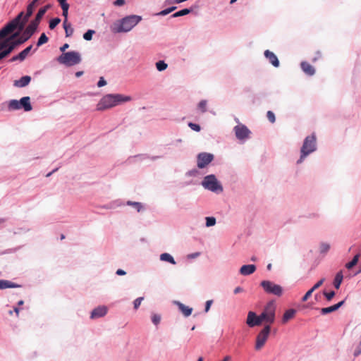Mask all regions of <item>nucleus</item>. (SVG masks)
Masks as SVG:
<instances>
[{
    "instance_id": "nucleus-57",
    "label": "nucleus",
    "mask_w": 361,
    "mask_h": 361,
    "mask_svg": "<svg viewBox=\"0 0 361 361\" xmlns=\"http://www.w3.org/2000/svg\"><path fill=\"white\" fill-rule=\"evenodd\" d=\"M124 4H125V1L124 0H116L114 2V4L116 6H123Z\"/></svg>"
},
{
    "instance_id": "nucleus-9",
    "label": "nucleus",
    "mask_w": 361,
    "mask_h": 361,
    "mask_svg": "<svg viewBox=\"0 0 361 361\" xmlns=\"http://www.w3.org/2000/svg\"><path fill=\"white\" fill-rule=\"evenodd\" d=\"M271 326L270 325L266 324L263 326L256 337V343L255 345L256 350H259L262 348L271 334Z\"/></svg>"
},
{
    "instance_id": "nucleus-13",
    "label": "nucleus",
    "mask_w": 361,
    "mask_h": 361,
    "mask_svg": "<svg viewBox=\"0 0 361 361\" xmlns=\"http://www.w3.org/2000/svg\"><path fill=\"white\" fill-rule=\"evenodd\" d=\"M234 132L238 140H243L249 137L250 130L243 124H239L234 127Z\"/></svg>"
},
{
    "instance_id": "nucleus-45",
    "label": "nucleus",
    "mask_w": 361,
    "mask_h": 361,
    "mask_svg": "<svg viewBox=\"0 0 361 361\" xmlns=\"http://www.w3.org/2000/svg\"><path fill=\"white\" fill-rule=\"evenodd\" d=\"M94 30H88L84 35H83V38L85 39V40H87V41H90L92 39V35L94 33Z\"/></svg>"
},
{
    "instance_id": "nucleus-40",
    "label": "nucleus",
    "mask_w": 361,
    "mask_h": 361,
    "mask_svg": "<svg viewBox=\"0 0 361 361\" xmlns=\"http://www.w3.org/2000/svg\"><path fill=\"white\" fill-rule=\"evenodd\" d=\"M48 40H49V39L47 37V35L44 33H42L37 41V47H39L45 43H47L48 42Z\"/></svg>"
},
{
    "instance_id": "nucleus-1",
    "label": "nucleus",
    "mask_w": 361,
    "mask_h": 361,
    "mask_svg": "<svg viewBox=\"0 0 361 361\" xmlns=\"http://www.w3.org/2000/svg\"><path fill=\"white\" fill-rule=\"evenodd\" d=\"M39 0H33L27 7L26 14L23 18L24 13L20 12L13 20L6 24L1 30H0V40L3 39L9 34L12 33L16 29L18 28L20 31L23 30L24 26L29 18L32 15L34 10L37 6Z\"/></svg>"
},
{
    "instance_id": "nucleus-10",
    "label": "nucleus",
    "mask_w": 361,
    "mask_h": 361,
    "mask_svg": "<svg viewBox=\"0 0 361 361\" xmlns=\"http://www.w3.org/2000/svg\"><path fill=\"white\" fill-rule=\"evenodd\" d=\"M202 186L212 192H222L223 188L219 183L214 175H209L204 177L202 183Z\"/></svg>"
},
{
    "instance_id": "nucleus-33",
    "label": "nucleus",
    "mask_w": 361,
    "mask_h": 361,
    "mask_svg": "<svg viewBox=\"0 0 361 361\" xmlns=\"http://www.w3.org/2000/svg\"><path fill=\"white\" fill-rule=\"evenodd\" d=\"M50 6L49 5H47L42 8H41L36 16H35V18H37V20H40L41 21V19L42 18V17L44 16V15L45 14V13L47 12V11L49 8Z\"/></svg>"
},
{
    "instance_id": "nucleus-63",
    "label": "nucleus",
    "mask_w": 361,
    "mask_h": 361,
    "mask_svg": "<svg viewBox=\"0 0 361 361\" xmlns=\"http://www.w3.org/2000/svg\"><path fill=\"white\" fill-rule=\"evenodd\" d=\"M321 57V53L319 51H317V56H315L314 59H312V61L314 62L317 60V59Z\"/></svg>"
},
{
    "instance_id": "nucleus-43",
    "label": "nucleus",
    "mask_w": 361,
    "mask_h": 361,
    "mask_svg": "<svg viewBox=\"0 0 361 361\" xmlns=\"http://www.w3.org/2000/svg\"><path fill=\"white\" fill-rule=\"evenodd\" d=\"M167 66V64L164 61H159L156 63V67L159 71H164Z\"/></svg>"
},
{
    "instance_id": "nucleus-56",
    "label": "nucleus",
    "mask_w": 361,
    "mask_h": 361,
    "mask_svg": "<svg viewBox=\"0 0 361 361\" xmlns=\"http://www.w3.org/2000/svg\"><path fill=\"white\" fill-rule=\"evenodd\" d=\"M169 9L166 8L165 10H163L161 11H160L159 13H157V16H166L167 14H169Z\"/></svg>"
},
{
    "instance_id": "nucleus-8",
    "label": "nucleus",
    "mask_w": 361,
    "mask_h": 361,
    "mask_svg": "<svg viewBox=\"0 0 361 361\" xmlns=\"http://www.w3.org/2000/svg\"><path fill=\"white\" fill-rule=\"evenodd\" d=\"M8 106L10 110H18L23 109L25 111H30L32 109L30 103V97L27 96L22 97L20 100H11Z\"/></svg>"
},
{
    "instance_id": "nucleus-3",
    "label": "nucleus",
    "mask_w": 361,
    "mask_h": 361,
    "mask_svg": "<svg viewBox=\"0 0 361 361\" xmlns=\"http://www.w3.org/2000/svg\"><path fill=\"white\" fill-rule=\"evenodd\" d=\"M141 20V16L136 15L125 17L122 20L114 23L111 26V30L115 33L128 32L131 30Z\"/></svg>"
},
{
    "instance_id": "nucleus-29",
    "label": "nucleus",
    "mask_w": 361,
    "mask_h": 361,
    "mask_svg": "<svg viewBox=\"0 0 361 361\" xmlns=\"http://www.w3.org/2000/svg\"><path fill=\"white\" fill-rule=\"evenodd\" d=\"M63 26L65 30L66 37H68L71 36L73 35L74 30L71 26V23H69L66 20H63Z\"/></svg>"
},
{
    "instance_id": "nucleus-20",
    "label": "nucleus",
    "mask_w": 361,
    "mask_h": 361,
    "mask_svg": "<svg viewBox=\"0 0 361 361\" xmlns=\"http://www.w3.org/2000/svg\"><path fill=\"white\" fill-rule=\"evenodd\" d=\"M39 23H40V20H37V18H35L32 21H31V23L29 24V25L25 28V34L28 35V37H31V36L36 31Z\"/></svg>"
},
{
    "instance_id": "nucleus-15",
    "label": "nucleus",
    "mask_w": 361,
    "mask_h": 361,
    "mask_svg": "<svg viewBox=\"0 0 361 361\" xmlns=\"http://www.w3.org/2000/svg\"><path fill=\"white\" fill-rule=\"evenodd\" d=\"M214 159V156L212 154L202 152L197 156V166L200 169L204 168L208 165Z\"/></svg>"
},
{
    "instance_id": "nucleus-58",
    "label": "nucleus",
    "mask_w": 361,
    "mask_h": 361,
    "mask_svg": "<svg viewBox=\"0 0 361 361\" xmlns=\"http://www.w3.org/2000/svg\"><path fill=\"white\" fill-rule=\"evenodd\" d=\"M314 298L316 301H317V302L319 301L321 299V293L319 292V293H315L314 295Z\"/></svg>"
},
{
    "instance_id": "nucleus-37",
    "label": "nucleus",
    "mask_w": 361,
    "mask_h": 361,
    "mask_svg": "<svg viewBox=\"0 0 361 361\" xmlns=\"http://www.w3.org/2000/svg\"><path fill=\"white\" fill-rule=\"evenodd\" d=\"M191 12V10L190 9H188V8H184L183 10H180L175 13H173L171 17L172 18H177V17H180V16H185V15H188Z\"/></svg>"
},
{
    "instance_id": "nucleus-17",
    "label": "nucleus",
    "mask_w": 361,
    "mask_h": 361,
    "mask_svg": "<svg viewBox=\"0 0 361 361\" xmlns=\"http://www.w3.org/2000/svg\"><path fill=\"white\" fill-rule=\"evenodd\" d=\"M326 279L324 277L320 279L318 281H317L313 286L310 288L301 298V302H305L308 300V299L312 296V293L318 289L320 286L323 285Z\"/></svg>"
},
{
    "instance_id": "nucleus-30",
    "label": "nucleus",
    "mask_w": 361,
    "mask_h": 361,
    "mask_svg": "<svg viewBox=\"0 0 361 361\" xmlns=\"http://www.w3.org/2000/svg\"><path fill=\"white\" fill-rule=\"evenodd\" d=\"M360 257V253L356 254L350 262H348L345 264V268L347 269H351L353 267H355L358 263Z\"/></svg>"
},
{
    "instance_id": "nucleus-36",
    "label": "nucleus",
    "mask_w": 361,
    "mask_h": 361,
    "mask_svg": "<svg viewBox=\"0 0 361 361\" xmlns=\"http://www.w3.org/2000/svg\"><path fill=\"white\" fill-rule=\"evenodd\" d=\"M161 317L160 314L157 313H152L151 315V321L154 325L157 326L160 324Z\"/></svg>"
},
{
    "instance_id": "nucleus-14",
    "label": "nucleus",
    "mask_w": 361,
    "mask_h": 361,
    "mask_svg": "<svg viewBox=\"0 0 361 361\" xmlns=\"http://www.w3.org/2000/svg\"><path fill=\"white\" fill-rule=\"evenodd\" d=\"M246 323L249 327L253 328L255 326L261 325L262 320L260 318L259 314H257V313L254 311H250L247 314Z\"/></svg>"
},
{
    "instance_id": "nucleus-42",
    "label": "nucleus",
    "mask_w": 361,
    "mask_h": 361,
    "mask_svg": "<svg viewBox=\"0 0 361 361\" xmlns=\"http://www.w3.org/2000/svg\"><path fill=\"white\" fill-rule=\"evenodd\" d=\"M61 22V19L59 18H53L49 22V28L51 30L54 29Z\"/></svg>"
},
{
    "instance_id": "nucleus-22",
    "label": "nucleus",
    "mask_w": 361,
    "mask_h": 361,
    "mask_svg": "<svg viewBox=\"0 0 361 361\" xmlns=\"http://www.w3.org/2000/svg\"><path fill=\"white\" fill-rule=\"evenodd\" d=\"M343 281V272L342 270L338 271L334 279L333 286L336 289L338 290L341 287Z\"/></svg>"
},
{
    "instance_id": "nucleus-46",
    "label": "nucleus",
    "mask_w": 361,
    "mask_h": 361,
    "mask_svg": "<svg viewBox=\"0 0 361 361\" xmlns=\"http://www.w3.org/2000/svg\"><path fill=\"white\" fill-rule=\"evenodd\" d=\"M216 224V219L213 216L206 217V226H214Z\"/></svg>"
},
{
    "instance_id": "nucleus-12",
    "label": "nucleus",
    "mask_w": 361,
    "mask_h": 361,
    "mask_svg": "<svg viewBox=\"0 0 361 361\" xmlns=\"http://www.w3.org/2000/svg\"><path fill=\"white\" fill-rule=\"evenodd\" d=\"M346 300H347V297L345 298L343 300L339 301L338 302L334 304L331 306L322 307V308L314 307V309L316 310H319L320 314L322 315H326V314H331L332 312H334L338 310L339 308H341L342 306L344 305Z\"/></svg>"
},
{
    "instance_id": "nucleus-54",
    "label": "nucleus",
    "mask_w": 361,
    "mask_h": 361,
    "mask_svg": "<svg viewBox=\"0 0 361 361\" xmlns=\"http://www.w3.org/2000/svg\"><path fill=\"white\" fill-rule=\"evenodd\" d=\"M126 274H127L126 271L122 269H118L116 271V274L117 276H125Z\"/></svg>"
},
{
    "instance_id": "nucleus-47",
    "label": "nucleus",
    "mask_w": 361,
    "mask_h": 361,
    "mask_svg": "<svg viewBox=\"0 0 361 361\" xmlns=\"http://www.w3.org/2000/svg\"><path fill=\"white\" fill-rule=\"evenodd\" d=\"M267 116L268 120L271 123H274L276 121V118L274 114L271 111H268L267 113Z\"/></svg>"
},
{
    "instance_id": "nucleus-35",
    "label": "nucleus",
    "mask_w": 361,
    "mask_h": 361,
    "mask_svg": "<svg viewBox=\"0 0 361 361\" xmlns=\"http://www.w3.org/2000/svg\"><path fill=\"white\" fill-rule=\"evenodd\" d=\"M32 46L30 45L29 47H27V48H25L24 50H23L21 52H20L18 54V57L20 58V61H23V60H25V59L26 58V56L28 55L29 52L32 49Z\"/></svg>"
},
{
    "instance_id": "nucleus-25",
    "label": "nucleus",
    "mask_w": 361,
    "mask_h": 361,
    "mask_svg": "<svg viewBox=\"0 0 361 361\" xmlns=\"http://www.w3.org/2000/svg\"><path fill=\"white\" fill-rule=\"evenodd\" d=\"M31 81V77L29 75L23 76L18 80L14 81V86L18 87H24L29 85Z\"/></svg>"
},
{
    "instance_id": "nucleus-19",
    "label": "nucleus",
    "mask_w": 361,
    "mask_h": 361,
    "mask_svg": "<svg viewBox=\"0 0 361 361\" xmlns=\"http://www.w3.org/2000/svg\"><path fill=\"white\" fill-rule=\"evenodd\" d=\"M257 269V266L254 264H243L240 267L238 272L242 276H250Z\"/></svg>"
},
{
    "instance_id": "nucleus-23",
    "label": "nucleus",
    "mask_w": 361,
    "mask_h": 361,
    "mask_svg": "<svg viewBox=\"0 0 361 361\" xmlns=\"http://www.w3.org/2000/svg\"><path fill=\"white\" fill-rule=\"evenodd\" d=\"M22 287V285L14 283L11 281L6 279H1V290H5L7 288H17Z\"/></svg>"
},
{
    "instance_id": "nucleus-2",
    "label": "nucleus",
    "mask_w": 361,
    "mask_h": 361,
    "mask_svg": "<svg viewBox=\"0 0 361 361\" xmlns=\"http://www.w3.org/2000/svg\"><path fill=\"white\" fill-rule=\"evenodd\" d=\"M131 99L130 96H125L121 94H109L100 99L97 105V109L98 111H104L116 106L121 103L129 102Z\"/></svg>"
},
{
    "instance_id": "nucleus-61",
    "label": "nucleus",
    "mask_w": 361,
    "mask_h": 361,
    "mask_svg": "<svg viewBox=\"0 0 361 361\" xmlns=\"http://www.w3.org/2000/svg\"><path fill=\"white\" fill-rule=\"evenodd\" d=\"M68 47H69V45H68V44H63V45L60 48V50H61V51H63H63H65V50H66V49H68Z\"/></svg>"
},
{
    "instance_id": "nucleus-24",
    "label": "nucleus",
    "mask_w": 361,
    "mask_h": 361,
    "mask_svg": "<svg viewBox=\"0 0 361 361\" xmlns=\"http://www.w3.org/2000/svg\"><path fill=\"white\" fill-rule=\"evenodd\" d=\"M265 57L269 59V62L275 67H278L279 66V61L278 60L277 56L269 50H266L264 51Z\"/></svg>"
},
{
    "instance_id": "nucleus-5",
    "label": "nucleus",
    "mask_w": 361,
    "mask_h": 361,
    "mask_svg": "<svg viewBox=\"0 0 361 361\" xmlns=\"http://www.w3.org/2000/svg\"><path fill=\"white\" fill-rule=\"evenodd\" d=\"M316 150V137L314 135L307 136L303 142L301 148V155L297 163L300 164L303 161L304 159L310 153Z\"/></svg>"
},
{
    "instance_id": "nucleus-32",
    "label": "nucleus",
    "mask_w": 361,
    "mask_h": 361,
    "mask_svg": "<svg viewBox=\"0 0 361 361\" xmlns=\"http://www.w3.org/2000/svg\"><path fill=\"white\" fill-rule=\"evenodd\" d=\"M330 248H331L330 244H329L327 243L322 242V243H320V245H319V253L321 255H324L329 251Z\"/></svg>"
},
{
    "instance_id": "nucleus-6",
    "label": "nucleus",
    "mask_w": 361,
    "mask_h": 361,
    "mask_svg": "<svg viewBox=\"0 0 361 361\" xmlns=\"http://www.w3.org/2000/svg\"><path fill=\"white\" fill-rule=\"evenodd\" d=\"M260 287L269 295L281 297L284 293V288L279 284L270 280H262L259 283Z\"/></svg>"
},
{
    "instance_id": "nucleus-38",
    "label": "nucleus",
    "mask_w": 361,
    "mask_h": 361,
    "mask_svg": "<svg viewBox=\"0 0 361 361\" xmlns=\"http://www.w3.org/2000/svg\"><path fill=\"white\" fill-rule=\"evenodd\" d=\"M21 247H22V246L20 245V246H18L14 248H9V249L4 250L3 251H0V255L14 253V252H17L18 250H19Z\"/></svg>"
},
{
    "instance_id": "nucleus-34",
    "label": "nucleus",
    "mask_w": 361,
    "mask_h": 361,
    "mask_svg": "<svg viewBox=\"0 0 361 361\" xmlns=\"http://www.w3.org/2000/svg\"><path fill=\"white\" fill-rule=\"evenodd\" d=\"M127 204L129 206L133 207L135 209H136L138 212L142 211L143 209V205L140 202H132V201H128Z\"/></svg>"
},
{
    "instance_id": "nucleus-16",
    "label": "nucleus",
    "mask_w": 361,
    "mask_h": 361,
    "mask_svg": "<svg viewBox=\"0 0 361 361\" xmlns=\"http://www.w3.org/2000/svg\"><path fill=\"white\" fill-rule=\"evenodd\" d=\"M108 312V307L106 305H99L90 312V318L96 319L104 317Z\"/></svg>"
},
{
    "instance_id": "nucleus-49",
    "label": "nucleus",
    "mask_w": 361,
    "mask_h": 361,
    "mask_svg": "<svg viewBox=\"0 0 361 361\" xmlns=\"http://www.w3.org/2000/svg\"><path fill=\"white\" fill-rule=\"evenodd\" d=\"M360 355H361V339H360V341L359 344L355 348V350L353 352V355L355 357H358Z\"/></svg>"
},
{
    "instance_id": "nucleus-44",
    "label": "nucleus",
    "mask_w": 361,
    "mask_h": 361,
    "mask_svg": "<svg viewBox=\"0 0 361 361\" xmlns=\"http://www.w3.org/2000/svg\"><path fill=\"white\" fill-rule=\"evenodd\" d=\"M143 300H144V297H138L135 300H134V301L133 302V308L135 310H137L140 307L141 302Z\"/></svg>"
},
{
    "instance_id": "nucleus-41",
    "label": "nucleus",
    "mask_w": 361,
    "mask_h": 361,
    "mask_svg": "<svg viewBox=\"0 0 361 361\" xmlns=\"http://www.w3.org/2000/svg\"><path fill=\"white\" fill-rule=\"evenodd\" d=\"M63 13L62 15L64 17V20H68V12L69 8V4H63V5H61Z\"/></svg>"
},
{
    "instance_id": "nucleus-27",
    "label": "nucleus",
    "mask_w": 361,
    "mask_h": 361,
    "mask_svg": "<svg viewBox=\"0 0 361 361\" xmlns=\"http://www.w3.org/2000/svg\"><path fill=\"white\" fill-rule=\"evenodd\" d=\"M159 259L161 262H168L171 264L175 265L176 264V262L174 259V257L168 252H163L159 255Z\"/></svg>"
},
{
    "instance_id": "nucleus-39",
    "label": "nucleus",
    "mask_w": 361,
    "mask_h": 361,
    "mask_svg": "<svg viewBox=\"0 0 361 361\" xmlns=\"http://www.w3.org/2000/svg\"><path fill=\"white\" fill-rule=\"evenodd\" d=\"M207 100H202L199 102L197 105L198 109L200 111L201 113H204L207 111Z\"/></svg>"
},
{
    "instance_id": "nucleus-52",
    "label": "nucleus",
    "mask_w": 361,
    "mask_h": 361,
    "mask_svg": "<svg viewBox=\"0 0 361 361\" xmlns=\"http://www.w3.org/2000/svg\"><path fill=\"white\" fill-rule=\"evenodd\" d=\"M29 230H30L29 228L25 229L23 227H19L17 231H13V233L15 235L20 234L21 233H27V231H29Z\"/></svg>"
},
{
    "instance_id": "nucleus-28",
    "label": "nucleus",
    "mask_w": 361,
    "mask_h": 361,
    "mask_svg": "<svg viewBox=\"0 0 361 361\" xmlns=\"http://www.w3.org/2000/svg\"><path fill=\"white\" fill-rule=\"evenodd\" d=\"M19 36V32H17L16 33H14L12 36H11L10 37L6 39L4 41H1L0 42V51L1 50H5L6 49H7L9 46V43H10V41L13 39H15L17 37Z\"/></svg>"
},
{
    "instance_id": "nucleus-62",
    "label": "nucleus",
    "mask_w": 361,
    "mask_h": 361,
    "mask_svg": "<svg viewBox=\"0 0 361 361\" xmlns=\"http://www.w3.org/2000/svg\"><path fill=\"white\" fill-rule=\"evenodd\" d=\"M24 305V300H20L17 302V304H16V307H20L21 306H23Z\"/></svg>"
},
{
    "instance_id": "nucleus-50",
    "label": "nucleus",
    "mask_w": 361,
    "mask_h": 361,
    "mask_svg": "<svg viewBox=\"0 0 361 361\" xmlns=\"http://www.w3.org/2000/svg\"><path fill=\"white\" fill-rule=\"evenodd\" d=\"M200 255H201L200 252H192V253L188 254L187 255V258H188V259H195V258L198 257L199 256H200Z\"/></svg>"
},
{
    "instance_id": "nucleus-53",
    "label": "nucleus",
    "mask_w": 361,
    "mask_h": 361,
    "mask_svg": "<svg viewBox=\"0 0 361 361\" xmlns=\"http://www.w3.org/2000/svg\"><path fill=\"white\" fill-rule=\"evenodd\" d=\"M106 84V80L104 79V78L101 77L99 82H97V86L99 87H103Z\"/></svg>"
},
{
    "instance_id": "nucleus-7",
    "label": "nucleus",
    "mask_w": 361,
    "mask_h": 361,
    "mask_svg": "<svg viewBox=\"0 0 361 361\" xmlns=\"http://www.w3.org/2000/svg\"><path fill=\"white\" fill-rule=\"evenodd\" d=\"M81 61L80 55L76 51H69L61 54L58 58V61L67 66H71L79 63Z\"/></svg>"
},
{
    "instance_id": "nucleus-59",
    "label": "nucleus",
    "mask_w": 361,
    "mask_h": 361,
    "mask_svg": "<svg viewBox=\"0 0 361 361\" xmlns=\"http://www.w3.org/2000/svg\"><path fill=\"white\" fill-rule=\"evenodd\" d=\"M21 308L19 307H16V306H14L13 307V312H16V315H18L20 311Z\"/></svg>"
},
{
    "instance_id": "nucleus-64",
    "label": "nucleus",
    "mask_w": 361,
    "mask_h": 361,
    "mask_svg": "<svg viewBox=\"0 0 361 361\" xmlns=\"http://www.w3.org/2000/svg\"><path fill=\"white\" fill-rule=\"evenodd\" d=\"M361 273V265L359 267V269L353 274V276H357V274Z\"/></svg>"
},
{
    "instance_id": "nucleus-11",
    "label": "nucleus",
    "mask_w": 361,
    "mask_h": 361,
    "mask_svg": "<svg viewBox=\"0 0 361 361\" xmlns=\"http://www.w3.org/2000/svg\"><path fill=\"white\" fill-rule=\"evenodd\" d=\"M30 37H28L26 34H25V31L23 32L21 37L18 39L14 40V39H11L9 43V46L7 49L0 52V60L6 57L19 44H21L28 40Z\"/></svg>"
},
{
    "instance_id": "nucleus-26",
    "label": "nucleus",
    "mask_w": 361,
    "mask_h": 361,
    "mask_svg": "<svg viewBox=\"0 0 361 361\" xmlns=\"http://www.w3.org/2000/svg\"><path fill=\"white\" fill-rule=\"evenodd\" d=\"M300 66L302 70L308 75H313L315 73L314 67L308 62L302 61Z\"/></svg>"
},
{
    "instance_id": "nucleus-48",
    "label": "nucleus",
    "mask_w": 361,
    "mask_h": 361,
    "mask_svg": "<svg viewBox=\"0 0 361 361\" xmlns=\"http://www.w3.org/2000/svg\"><path fill=\"white\" fill-rule=\"evenodd\" d=\"M212 304H213V300H208L205 302L204 309V312L205 313H207L209 311Z\"/></svg>"
},
{
    "instance_id": "nucleus-55",
    "label": "nucleus",
    "mask_w": 361,
    "mask_h": 361,
    "mask_svg": "<svg viewBox=\"0 0 361 361\" xmlns=\"http://www.w3.org/2000/svg\"><path fill=\"white\" fill-rule=\"evenodd\" d=\"M243 291V288L241 286H237L233 290V293L234 294H238V293H241Z\"/></svg>"
},
{
    "instance_id": "nucleus-18",
    "label": "nucleus",
    "mask_w": 361,
    "mask_h": 361,
    "mask_svg": "<svg viewBox=\"0 0 361 361\" xmlns=\"http://www.w3.org/2000/svg\"><path fill=\"white\" fill-rule=\"evenodd\" d=\"M173 303L177 306L178 311L185 317H190L193 311L192 307L188 306L180 301L175 300Z\"/></svg>"
},
{
    "instance_id": "nucleus-4",
    "label": "nucleus",
    "mask_w": 361,
    "mask_h": 361,
    "mask_svg": "<svg viewBox=\"0 0 361 361\" xmlns=\"http://www.w3.org/2000/svg\"><path fill=\"white\" fill-rule=\"evenodd\" d=\"M276 305L274 299L270 300L264 305L262 312L259 314L260 318L262 322L267 323V324L271 325L276 322Z\"/></svg>"
},
{
    "instance_id": "nucleus-21",
    "label": "nucleus",
    "mask_w": 361,
    "mask_h": 361,
    "mask_svg": "<svg viewBox=\"0 0 361 361\" xmlns=\"http://www.w3.org/2000/svg\"><path fill=\"white\" fill-rule=\"evenodd\" d=\"M297 313V310L293 308H290L286 310V312L283 314V316L281 319V323L283 324H285L288 322L289 320L294 318Z\"/></svg>"
},
{
    "instance_id": "nucleus-60",
    "label": "nucleus",
    "mask_w": 361,
    "mask_h": 361,
    "mask_svg": "<svg viewBox=\"0 0 361 361\" xmlns=\"http://www.w3.org/2000/svg\"><path fill=\"white\" fill-rule=\"evenodd\" d=\"M20 61V58L18 57V54L16 55V56H14L13 57H12L11 59H10V61L11 62H13V61Z\"/></svg>"
},
{
    "instance_id": "nucleus-31",
    "label": "nucleus",
    "mask_w": 361,
    "mask_h": 361,
    "mask_svg": "<svg viewBox=\"0 0 361 361\" xmlns=\"http://www.w3.org/2000/svg\"><path fill=\"white\" fill-rule=\"evenodd\" d=\"M322 295L325 298L326 302H330L333 298L336 296V292L334 290H331L327 291L326 290H323L322 291Z\"/></svg>"
},
{
    "instance_id": "nucleus-51",
    "label": "nucleus",
    "mask_w": 361,
    "mask_h": 361,
    "mask_svg": "<svg viewBox=\"0 0 361 361\" xmlns=\"http://www.w3.org/2000/svg\"><path fill=\"white\" fill-rule=\"evenodd\" d=\"M188 126L195 131L199 132L200 130V126L198 124L189 123Z\"/></svg>"
}]
</instances>
